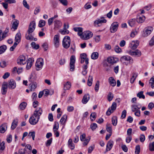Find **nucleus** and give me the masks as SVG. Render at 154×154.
Masks as SVG:
<instances>
[{"mask_svg": "<svg viewBox=\"0 0 154 154\" xmlns=\"http://www.w3.org/2000/svg\"><path fill=\"white\" fill-rule=\"evenodd\" d=\"M42 110L41 108L36 109L34 112L33 115L29 119V123L32 125L36 124L38 122L40 116L42 115Z\"/></svg>", "mask_w": 154, "mask_h": 154, "instance_id": "1", "label": "nucleus"}, {"mask_svg": "<svg viewBox=\"0 0 154 154\" xmlns=\"http://www.w3.org/2000/svg\"><path fill=\"white\" fill-rule=\"evenodd\" d=\"M35 28V21L31 22L29 25L28 29L27 31L28 35H26L25 37L27 40L32 41L33 38V36L31 34L33 32Z\"/></svg>", "mask_w": 154, "mask_h": 154, "instance_id": "2", "label": "nucleus"}, {"mask_svg": "<svg viewBox=\"0 0 154 154\" xmlns=\"http://www.w3.org/2000/svg\"><path fill=\"white\" fill-rule=\"evenodd\" d=\"M70 38L68 36H65L63 39L62 45L63 47L66 49L68 48L70 45Z\"/></svg>", "mask_w": 154, "mask_h": 154, "instance_id": "3", "label": "nucleus"}, {"mask_svg": "<svg viewBox=\"0 0 154 154\" xmlns=\"http://www.w3.org/2000/svg\"><path fill=\"white\" fill-rule=\"evenodd\" d=\"M44 65V60L42 58L37 59L35 63V69L36 70L39 71L42 68Z\"/></svg>", "mask_w": 154, "mask_h": 154, "instance_id": "4", "label": "nucleus"}, {"mask_svg": "<svg viewBox=\"0 0 154 154\" xmlns=\"http://www.w3.org/2000/svg\"><path fill=\"white\" fill-rule=\"evenodd\" d=\"M153 30L152 26H148L145 28L143 31L142 36L143 37H146L149 35Z\"/></svg>", "mask_w": 154, "mask_h": 154, "instance_id": "5", "label": "nucleus"}, {"mask_svg": "<svg viewBox=\"0 0 154 154\" xmlns=\"http://www.w3.org/2000/svg\"><path fill=\"white\" fill-rule=\"evenodd\" d=\"M75 58L74 55L71 56L70 62V71H73L74 70L75 63Z\"/></svg>", "mask_w": 154, "mask_h": 154, "instance_id": "6", "label": "nucleus"}, {"mask_svg": "<svg viewBox=\"0 0 154 154\" xmlns=\"http://www.w3.org/2000/svg\"><path fill=\"white\" fill-rule=\"evenodd\" d=\"M120 61L124 62L125 61H128L130 64H132L133 62V60L132 57L129 56H123L121 57Z\"/></svg>", "mask_w": 154, "mask_h": 154, "instance_id": "7", "label": "nucleus"}, {"mask_svg": "<svg viewBox=\"0 0 154 154\" xmlns=\"http://www.w3.org/2000/svg\"><path fill=\"white\" fill-rule=\"evenodd\" d=\"M119 26V24L117 22H114L112 23L110 28V32L111 33L115 32L117 30Z\"/></svg>", "mask_w": 154, "mask_h": 154, "instance_id": "8", "label": "nucleus"}, {"mask_svg": "<svg viewBox=\"0 0 154 154\" xmlns=\"http://www.w3.org/2000/svg\"><path fill=\"white\" fill-rule=\"evenodd\" d=\"M17 62L18 64L22 65L26 63L25 57L23 55L20 56L17 60Z\"/></svg>", "mask_w": 154, "mask_h": 154, "instance_id": "9", "label": "nucleus"}, {"mask_svg": "<svg viewBox=\"0 0 154 154\" xmlns=\"http://www.w3.org/2000/svg\"><path fill=\"white\" fill-rule=\"evenodd\" d=\"M93 35V33L90 31H85L83 33V38L85 39H88L91 38Z\"/></svg>", "mask_w": 154, "mask_h": 154, "instance_id": "10", "label": "nucleus"}, {"mask_svg": "<svg viewBox=\"0 0 154 154\" xmlns=\"http://www.w3.org/2000/svg\"><path fill=\"white\" fill-rule=\"evenodd\" d=\"M116 104L115 102L112 103V106H111V109L109 108L108 110L106 112V114L107 115H110L111 113H112L114 111L116 110Z\"/></svg>", "mask_w": 154, "mask_h": 154, "instance_id": "11", "label": "nucleus"}, {"mask_svg": "<svg viewBox=\"0 0 154 154\" xmlns=\"http://www.w3.org/2000/svg\"><path fill=\"white\" fill-rule=\"evenodd\" d=\"M129 54L131 56L135 57H138L140 56L141 55V51L137 49L134 51H130L128 52Z\"/></svg>", "mask_w": 154, "mask_h": 154, "instance_id": "12", "label": "nucleus"}, {"mask_svg": "<svg viewBox=\"0 0 154 154\" xmlns=\"http://www.w3.org/2000/svg\"><path fill=\"white\" fill-rule=\"evenodd\" d=\"M106 20L105 19H97L94 21V25L96 27L100 26V24L102 23H106Z\"/></svg>", "mask_w": 154, "mask_h": 154, "instance_id": "13", "label": "nucleus"}, {"mask_svg": "<svg viewBox=\"0 0 154 154\" xmlns=\"http://www.w3.org/2000/svg\"><path fill=\"white\" fill-rule=\"evenodd\" d=\"M8 86L9 88L11 89L15 88L16 87V83L15 81L13 79H11L9 81Z\"/></svg>", "mask_w": 154, "mask_h": 154, "instance_id": "14", "label": "nucleus"}, {"mask_svg": "<svg viewBox=\"0 0 154 154\" xmlns=\"http://www.w3.org/2000/svg\"><path fill=\"white\" fill-rule=\"evenodd\" d=\"M59 37L58 35H55L54 37V44L56 47H58L59 45Z\"/></svg>", "mask_w": 154, "mask_h": 154, "instance_id": "15", "label": "nucleus"}, {"mask_svg": "<svg viewBox=\"0 0 154 154\" xmlns=\"http://www.w3.org/2000/svg\"><path fill=\"white\" fill-rule=\"evenodd\" d=\"M119 60L117 58L113 57H109L107 59V61L112 64L116 63Z\"/></svg>", "mask_w": 154, "mask_h": 154, "instance_id": "16", "label": "nucleus"}, {"mask_svg": "<svg viewBox=\"0 0 154 154\" xmlns=\"http://www.w3.org/2000/svg\"><path fill=\"white\" fill-rule=\"evenodd\" d=\"M139 43V42L138 41H132L130 43V47L131 49H135L138 46Z\"/></svg>", "mask_w": 154, "mask_h": 154, "instance_id": "17", "label": "nucleus"}, {"mask_svg": "<svg viewBox=\"0 0 154 154\" xmlns=\"http://www.w3.org/2000/svg\"><path fill=\"white\" fill-rule=\"evenodd\" d=\"M34 61V60L33 58H30L29 59L26 66V69H29L31 68Z\"/></svg>", "mask_w": 154, "mask_h": 154, "instance_id": "18", "label": "nucleus"}, {"mask_svg": "<svg viewBox=\"0 0 154 154\" xmlns=\"http://www.w3.org/2000/svg\"><path fill=\"white\" fill-rule=\"evenodd\" d=\"M113 145V142L110 140L108 142L106 145V151L110 150L112 147Z\"/></svg>", "mask_w": 154, "mask_h": 154, "instance_id": "19", "label": "nucleus"}, {"mask_svg": "<svg viewBox=\"0 0 154 154\" xmlns=\"http://www.w3.org/2000/svg\"><path fill=\"white\" fill-rule=\"evenodd\" d=\"M37 84L35 82L31 83L29 85V88L31 91H34L36 88Z\"/></svg>", "mask_w": 154, "mask_h": 154, "instance_id": "20", "label": "nucleus"}, {"mask_svg": "<svg viewBox=\"0 0 154 154\" xmlns=\"http://www.w3.org/2000/svg\"><path fill=\"white\" fill-rule=\"evenodd\" d=\"M8 83L7 82H4L2 86V94H5L7 90Z\"/></svg>", "mask_w": 154, "mask_h": 154, "instance_id": "21", "label": "nucleus"}, {"mask_svg": "<svg viewBox=\"0 0 154 154\" xmlns=\"http://www.w3.org/2000/svg\"><path fill=\"white\" fill-rule=\"evenodd\" d=\"M54 28L59 29L62 26L61 22L59 20H56L54 21Z\"/></svg>", "mask_w": 154, "mask_h": 154, "instance_id": "22", "label": "nucleus"}, {"mask_svg": "<svg viewBox=\"0 0 154 154\" xmlns=\"http://www.w3.org/2000/svg\"><path fill=\"white\" fill-rule=\"evenodd\" d=\"M90 99L89 95L88 94L85 95L82 99V102L83 104L86 103Z\"/></svg>", "mask_w": 154, "mask_h": 154, "instance_id": "23", "label": "nucleus"}, {"mask_svg": "<svg viewBox=\"0 0 154 154\" xmlns=\"http://www.w3.org/2000/svg\"><path fill=\"white\" fill-rule=\"evenodd\" d=\"M7 125L6 124H2L0 126V132L4 133L7 129Z\"/></svg>", "mask_w": 154, "mask_h": 154, "instance_id": "24", "label": "nucleus"}, {"mask_svg": "<svg viewBox=\"0 0 154 154\" xmlns=\"http://www.w3.org/2000/svg\"><path fill=\"white\" fill-rule=\"evenodd\" d=\"M81 59L85 60L86 64H88L89 63V59L87 58V55L85 53H82L80 54Z\"/></svg>", "mask_w": 154, "mask_h": 154, "instance_id": "25", "label": "nucleus"}, {"mask_svg": "<svg viewBox=\"0 0 154 154\" xmlns=\"http://www.w3.org/2000/svg\"><path fill=\"white\" fill-rule=\"evenodd\" d=\"M21 38V34L19 32L17 33L16 35L15 38V41L16 43L17 42L18 44L20 42Z\"/></svg>", "mask_w": 154, "mask_h": 154, "instance_id": "26", "label": "nucleus"}, {"mask_svg": "<svg viewBox=\"0 0 154 154\" xmlns=\"http://www.w3.org/2000/svg\"><path fill=\"white\" fill-rule=\"evenodd\" d=\"M71 86V83L69 82H67L63 84V89L64 90L69 89Z\"/></svg>", "mask_w": 154, "mask_h": 154, "instance_id": "27", "label": "nucleus"}, {"mask_svg": "<svg viewBox=\"0 0 154 154\" xmlns=\"http://www.w3.org/2000/svg\"><path fill=\"white\" fill-rule=\"evenodd\" d=\"M13 22L12 28L14 29V30H15L17 28L19 24V21L17 20L14 19Z\"/></svg>", "mask_w": 154, "mask_h": 154, "instance_id": "28", "label": "nucleus"}, {"mask_svg": "<svg viewBox=\"0 0 154 154\" xmlns=\"http://www.w3.org/2000/svg\"><path fill=\"white\" fill-rule=\"evenodd\" d=\"M18 122V121L17 119H14L13 120L11 124V129L14 130L16 127L17 125Z\"/></svg>", "mask_w": 154, "mask_h": 154, "instance_id": "29", "label": "nucleus"}, {"mask_svg": "<svg viewBox=\"0 0 154 154\" xmlns=\"http://www.w3.org/2000/svg\"><path fill=\"white\" fill-rule=\"evenodd\" d=\"M109 81L110 85L112 86H115L116 84V82L114 78L112 77H110L109 79Z\"/></svg>", "mask_w": 154, "mask_h": 154, "instance_id": "30", "label": "nucleus"}, {"mask_svg": "<svg viewBox=\"0 0 154 154\" xmlns=\"http://www.w3.org/2000/svg\"><path fill=\"white\" fill-rule=\"evenodd\" d=\"M68 143L69 147L71 149H73L75 148V145L72 143V139H69L68 140Z\"/></svg>", "mask_w": 154, "mask_h": 154, "instance_id": "31", "label": "nucleus"}, {"mask_svg": "<svg viewBox=\"0 0 154 154\" xmlns=\"http://www.w3.org/2000/svg\"><path fill=\"white\" fill-rule=\"evenodd\" d=\"M67 119V116L66 115H63L60 121V124L63 125H65Z\"/></svg>", "mask_w": 154, "mask_h": 154, "instance_id": "32", "label": "nucleus"}, {"mask_svg": "<svg viewBox=\"0 0 154 154\" xmlns=\"http://www.w3.org/2000/svg\"><path fill=\"white\" fill-rule=\"evenodd\" d=\"M99 57V54L97 52H93L91 55V57L92 59L96 60Z\"/></svg>", "mask_w": 154, "mask_h": 154, "instance_id": "33", "label": "nucleus"}, {"mask_svg": "<svg viewBox=\"0 0 154 154\" xmlns=\"http://www.w3.org/2000/svg\"><path fill=\"white\" fill-rule=\"evenodd\" d=\"M128 23L130 26L133 27L136 23V20L135 18L130 19L128 20Z\"/></svg>", "mask_w": 154, "mask_h": 154, "instance_id": "34", "label": "nucleus"}, {"mask_svg": "<svg viewBox=\"0 0 154 154\" xmlns=\"http://www.w3.org/2000/svg\"><path fill=\"white\" fill-rule=\"evenodd\" d=\"M2 31L0 30V41L3 40L7 36V32H4L2 34Z\"/></svg>", "mask_w": 154, "mask_h": 154, "instance_id": "35", "label": "nucleus"}, {"mask_svg": "<svg viewBox=\"0 0 154 154\" xmlns=\"http://www.w3.org/2000/svg\"><path fill=\"white\" fill-rule=\"evenodd\" d=\"M131 110L133 112H134L139 110L140 107H138V106L135 105H133L131 106Z\"/></svg>", "mask_w": 154, "mask_h": 154, "instance_id": "36", "label": "nucleus"}, {"mask_svg": "<svg viewBox=\"0 0 154 154\" xmlns=\"http://www.w3.org/2000/svg\"><path fill=\"white\" fill-rule=\"evenodd\" d=\"M145 20L144 16L140 17L138 16L137 18V21L139 23H141L143 22Z\"/></svg>", "mask_w": 154, "mask_h": 154, "instance_id": "37", "label": "nucleus"}, {"mask_svg": "<svg viewBox=\"0 0 154 154\" xmlns=\"http://www.w3.org/2000/svg\"><path fill=\"white\" fill-rule=\"evenodd\" d=\"M93 77L90 75H89L88 80V85L89 86H91L92 84Z\"/></svg>", "mask_w": 154, "mask_h": 154, "instance_id": "38", "label": "nucleus"}, {"mask_svg": "<svg viewBox=\"0 0 154 154\" xmlns=\"http://www.w3.org/2000/svg\"><path fill=\"white\" fill-rule=\"evenodd\" d=\"M7 49V46L5 45H3L0 47V54L4 53Z\"/></svg>", "mask_w": 154, "mask_h": 154, "instance_id": "39", "label": "nucleus"}, {"mask_svg": "<svg viewBox=\"0 0 154 154\" xmlns=\"http://www.w3.org/2000/svg\"><path fill=\"white\" fill-rule=\"evenodd\" d=\"M27 105V103L25 102H23L20 105L19 107L21 110H24L26 108Z\"/></svg>", "mask_w": 154, "mask_h": 154, "instance_id": "40", "label": "nucleus"}, {"mask_svg": "<svg viewBox=\"0 0 154 154\" xmlns=\"http://www.w3.org/2000/svg\"><path fill=\"white\" fill-rule=\"evenodd\" d=\"M5 142H1V140L0 139V150L3 151L5 149Z\"/></svg>", "mask_w": 154, "mask_h": 154, "instance_id": "41", "label": "nucleus"}, {"mask_svg": "<svg viewBox=\"0 0 154 154\" xmlns=\"http://www.w3.org/2000/svg\"><path fill=\"white\" fill-rule=\"evenodd\" d=\"M149 84L152 88H154V76L152 77L149 80Z\"/></svg>", "mask_w": 154, "mask_h": 154, "instance_id": "42", "label": "nucleus"}, {"mask_svg": "<svg viewBox=\"0 0 154 154\" xmlns=\"http://www.w3.org/2000/svg\"><path fill=\"white\" fill-rule=\"evenodd\" d=\"M112 125L116 126L117 125V118L116 116H114L112 117Z\"/></svg>", "mask_w": 154, "mask_h": 154, "instance_id": "43", "label": "nucleus"}, {"mask_svg": "<svg viewBox=\"0 0 154 154\" xmlns=\"http://www.w3.org/2000/svg\"><path fill=\"white\" fill-rule=\"evenodd\" d=\"M106 129L107 131L110 134L112 133V128L110 124H107L106 125Z\"/></svg>", "mask_w": 154, "mask_h": 154, "instance_id": "44", "label": "nucleus"}, {"mask_svg": "<svg viewBox=\"0 0 154 154\" xmlns=\"http://www.w3.org/2000/svg\"><path fill=\"white\" fill-rule=\"evenodd\" d=\"M59 124L58 122H55L54 125L53 126V131H55V130H57L59 128Z\"/></svg>", "mask_w": 154, "mask_h": 154, "instance_id": "45", "label": "nucleus"}, {"mask_svg": "<svg viewBox=\"0 0 154 154\" xmlns=\"http://www.w3.org/2000/svg\"><path fill=\"white\" fill-rule=\"evenodd\" d=\"M31 45L33 48L35 49H38L39 48V45L38 44L36 45L34 42H32L31 43Z\"/></svg>", "mask_w": 154, "mask_h": 154, "instance_id": "46", "label": "nucleus"}, {"mask_svg": "<svg viewBox=\"0 0 154 154\" xmlns=\"http://www.w3.org/2000/svg\"><path fill=\"white\" fill-rule=\"evenodd\" d=\"M143 94V91H141L139 92L137 94V96L139 98H142L143 99H144L145 98V96Z\"/></svg>", "mask_w": 154, "mask_h": 154, "instance_id": "47", "label": "nucleus"}, {"mask_svg": "<svg viewBox=\"0 0 154 154\" xmlns=\"http://www.w3.org/2000/svg\"><path fill=\"white\" fill-rule=\"evenodd\" d=\"M137 76V73H134L133 74V75L131 79V83H133L134 82Z\"/></svg>", "mask_w": 154, "mask_h": 154, "instance_id": "48", "label": "nucleus"}, {"mask_svg": "<svg viewBox=\"0 0 154 154\" xmlns=\"http://www.w3.org/2000/svg\"><path fill=\"white\" fill-rule=\"evenodd\" d=\"M45 25V22L43 20H40L39 22L38 26L39 27H42Z\"/></svg>", "mask_w": 154, "mask_h": 154, "instance_id": "49", "label": "nucleus"}, {"mask_svg": "<svg viewBox=\"0 0 154 154\" xmlns=\"http://www.w3.org/2000/svg\"><path fill=\"white\" fill-rule=\"evenodd\" d=\"M140 147L139 145L136 146L135 148V154H139L140 152Z\"/></svg>", "mask_w": 154, "mask_h": 154, "instance_id": "50", "label": "nucleus"}, {"mask_svg": "<svg viewBox=\"0 0 154 154\" xmlns=\"http://www.w3.org/2000/svg\"><path fill=\"white\" fill-rule=\"evenodd\" d=\"M28 136L29 138H31L32 137L33 140H34L35 137V132L34 131L31 132L29 133Z\"/></svg>", "mask_w": 154, "mask_h": 154, "instance_id": "51", "label": "nucleus"}, {"mask_svg": "<svg viewBox=\"0 0 154 154\" xmlns=\"http://www.w3.org/2000/svg\"><path fill=\"white\" fill-rule=\"evenodd\" d=\"M149 150L151 151H154V141L149 144Z\"/></svg>", "mask_w": 154, "mask_h": 154, "instance_id": "52", "label": "nucleus"}, {"mask_svg": "<svg viewBox=\"0 0 154 154\" xmlns=\"http://www.w3.org/2000/svg\"><path fill=\"white\" fill-rule=\"evenodd\" d=\"M114 50L115 52L117 53H120L122 51L121 49L118 45H116L115 46Z\"/></svg>", "mask_w": 154, "mask_h": 154, "instance_id": "53", "label": "nucleus"}, {"mask_svg": "<svg viewBox=\"0 0 154 154\" xmlns=\"http://www.w3.org/2000/svg\"><path fill=\"white\" fill-rule=\"evenodd\" d=\"M97 125L95 123H93L91 124L90 125L91 128L93 131L95 130L97 128Z\"/></svg>", "mask_w": 154, "mask_h": 154, "instance_id": "54", "label": "nucleus"}, {"mask_svg": "<svg viewBox=\"0 0 154 154\" xmlns=\"http://www.w3.org/2000/svg\"><path fill=\"white\" fill-rule=\"evenodd\" d=\"M90 137H89V139H85V140H84V141H83L84 142L83 143V144L84 146H85L87 145L88 143L90 141Z\"/></svg>", "mask_w": 154, "mask_h": 154, "instance_id": "55", "label": "nucleus"}, {"mask_svg": "<svg viewBox=\"0 0 154 154\" xmlns=\"http://www.w3.org/2000/svg\"><path fill=\"white\" fill-rule=\"evenodd\" d=\"M99 87V82L98 81H97L95 84L94 89L96 92L98 91Z\"/></svg>", "mask_w": 154, "mask_h": 154, "instance_id": "56", "label": "nucleus"}, {"mask_svg": "<svg viewBox=\"0 0 154 154\" xmlns=\"http://www.w3.org/2000/svg\"><path fill=\"white\" fill-rule=\"evenodd\" d=\"M61 3L64 6H67L68 5V2L67 0H59Z\"/></svg>", "mask_w": 154, "mask_h": 154, "instance_id": "57", "label": "nucleus"}, {"mask_svg": "<svg viewBox=\"0 0 154 154\" xmlns=\"http://www.w3.org/2000/svg\"><path fill=\"white\" fill-rule=\"evenodd\" d=\"M0 66L2 68H4L7 66V63L5 61H2L0 63Z\"/></svg>", "mask_w": 154, "mask_h": 154, "instance_id": "58", "label": "nucleus"}, {"mask_svg": "<svg viewBox=\"0 0 154 154\" xmlns=\"http://www.w3.org/2000/svg\"><path fill=\"white\" fill-rule=\"evenodd\" d=\"M23 4L24 6L27 8V9H29V5L27 4V2L26 0H24L23 1Z\"/></svg>", "mask_w": 154, "mask_h": 154, "instance_id": "59", "label": "nucleus"}, {"mask_svg": "<svg viewBox=\"0 0 154 154\" xmlns=\"http://www.w3.org/2000/svg\"><path fill=\"white\" fill-rule=\"evenodd\" d=\"M113 95L112 93L110 92L108 95V99L109 101H111L112 99Z\"/></svg>", "mask_w": 154, "mask_h": 154, "instance_id": "60", "label": "nucleus"}, {"mask_svg": "<svg viewBox=\"0 0 154 154\" xmlns=\"http://www.w3.org/2000/svg\"><path fill=\"white\" fill-rule=\"evenodd\" d=\"M82 28L81 27H75L74 28V30L75 32H82Z\"/></svg>", "mask_w": 154, "mask_h": 154, "instance_id": "61", "label": "nucleus"}, {"mask_svg": "<svg viewBox=\"0 0 154 154\" xmlns=\"http://www.w3.org/2000/svg\"><path fill=\"white\" fill-rule=\"evenodd\" d=\"M52 138H51L48 140L46 143L45 144L47 146H49L52 143Z\"/></svg>", "mask_w": 154, "mask_h": 154, "instance_id": "62", "label": "nucleus"}, {"mask_svg": "<svg viewBox=\"0 0 154 154\" xmlns=\"http://www.w3.org/2000/svg\"><path fill=\"white\" fill-rule=\"evenodd\" d=\"M60 32L62 34L65 35L69 33V31L66 29H64L63 30H61Z\"/></svg>", "mask_w": 154, "mask_h": 154, "instance_id": "63", "label": "nucleus"}, {"mask_svg": "<svg viewBox=\"0 0 154 154\" xmlns=\"http://www.w3.org/2000/svg\"><path fill=\"white\" fill-rule=\"evenodd\" d=\"M17 45L18 43H17L15 42L13 45L10 48V50L11 51H13Z\"/></svg>", "mask_w": 154, "mask_h": 154, "instance_id": "64", "label": "nucleus"}]
</instances>
